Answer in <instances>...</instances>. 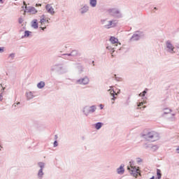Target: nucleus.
Segmentation results:
<instances>
[{
	"instance_id": "1",
	"label": "nucleus",
	"mask_w": 179,
	"mask_h": 179,
	"mask_svg": "<svg viewBox=\"0 0 179 179\" xmlns=\"http://www.w3.org/2000/svg\"><path fill=\"white\" fill-rule=\"evenodd\" d=\"M51 72L57 71L61 75L66 73L68 72V66H65L64 64H56L51 66Z\"/></svg>"
},
{
	"instance_id": "2",
	"label": "nucleus",
	"mask_w": 179,
	"mask_h": 179,
	"mask_svg": "<svg viewBox=\"0 0 179 179\" xmlns=\"http://www.w3.org/2000/svg\"><path fill=\"white\" fill-rule=\"evenodd\" d=\"M142 136L145 141H151V142H156V141L160 139L159 133L156 131H149L147 134H143Z\"/></svg>"
},
{
	"instance_id": "3",
	"label": "nucleus",
	"mask_w": 179,
	"mask_h": 179,
	"mask_svg": "<svg viewBox=\"0 0 179 179\" xmlns=\"http://www.w3.org/2000/svg\"><path fill=\"white\" fill-rule=\"evenodd\" d=\"M107 12L109 13V15H110V16H113L116 19H121L122 17V13L118 8H108L107 9Z\"/></svg>"
},
{
	"instance_id": "4",
	"label": "nucleus",
	"mask_w": 179,
	"mask_h": 179,
	"mask_svg": "<svg viewBox=\"0 0 179 179\" xmlns=\"http://www.w3.org/2000/svg\"><path fill=\"white\" fill-rule=\"evenodd\" d=\"M38 166L40 169L38 171L37 173V178L38 179H43L44 178V169H45V163L44 162H38Z\"/></svg>"
},
{
	"instance_id": "5",
	"label": "nucleus",
	"mask_w": 179,
	"mask_h": 179,
	"mask_svg": "<svg viewBox=\"0 0 179 179\" xmlns=\"http://www.w3.org/2000/svg\"><path fill=\"white\" fill-rule=\"evenodd\" d=\"M143 37H145L143 31H137L132 35L130 41H138L141 40V38H143Z\"/></svg>"
},
{
	"instance_id": "6",
	"label": "nucleus",
	"mask_w": 179,
	"mask_h": 179,
	"mask_svg": "<svg viewBox=\"0 0 179 179\" xmlns=\"http://www.w3.org/2000/svg\"><path fill=\"white\" fill-rule=\"evenodd\" d=\"M131 166H127V170L129 171L131 176H133V177H138V175L139 174L141 176V173L136 169V166H132V162H130Z\"/></svg>"
},
{
	"instance_id": "7",
	"label": "nucleus",
	"mask_w": 179,
	"mask_h": 179,
	"mask_svg": "<svg viewBox=\"0 0 179 179\" xmlns=\"http://www.w3.org/2000/svg\"><path fill=\"white\" fill-rule=\"evenodd\" d=\"M90 82V79H89V77L85 76L84 78H81L76 81V85H81L83 86H86L87 85H89V83Z\"/></svg>"
},
{
	"instance_id": "8",
	"label": "nucleus",
	"mask_w": 179,
	"mask_h": 179,
	"mask_svg": "<svg viewBox=\"0 0 179 179\" xmlns=\"http://www.w3.org/2000/svg\"><path fill=\"white\" fill-rule=\"evenodd\" d=\"M166 51L167 52H169L170 54H174V45H173V43H171V41L168 40L166 41Z\"/></svg>"
},
{
	"instance_id": "9",
	"label": "nucleus",
	"mask_w": 179,
	"mask_h": 179,
	"mask_svg": "<svg viewBox=\"0 0 179 179\" xmlns=\"http://www.w3.org/2000/svg\"><path fill=\"white\" fill-rule=\"evenodd\" d=\"M24 6H25V12H27V13H31V15H36L37 13V9L34 7L29 6L27 7V4H26V1L23 2Z\"/></svg>"
},
{
	"instance_id": "10",
	"label": "nucleus",
	"mask_w": 179,
	"mask_h": 179,
	"mask_svg": "<svg viewBox=\"0 0 179 179\" xmlns=\"http://www.w3.org/2000/svg\"><path fill=\"white\" fill-rule=\"evenodd\" d=\"M63 57H73L75 58V57H80L81 54L79 52V50H73L71 51L70 53H66L62 55Z\"/></svg>"
},
{
	"instance_id": "11",
	"label": "nucleus",
	"mask_w": 179,
	"mask_h": 179,
	"mask_svg": "<svg viewBox=\"0 0 179 179\" xmlns=\"http://www.w3.org/2000/svg\"><path fill=\"white\" fill-rule=\"evenodd\" d=\"M118 24V21L117 20H113L108 22V24L104 25L105 29H111L112 27H115Z\"/></svg>"
},
{
	"instance_id": "12",
	"label": "nucleus",
	"mask_w": 179,
	"mask_h": 179,
	"mask_svg": "<svg viewBox=\"0 0 179 179\" xmlns=\"http://www.w3.org/2000/svg\"><path fill=\"white\" fill-rule=\"evenodd\" d=\"M109 41H110V43L112 44H115V45H114V47H118V45H120L119 49H117L119 51L121 50V43H118V38L114 37V36H111L109 39Z\"/></svg>"
},
{
	"instance_id": "13",
	"label": "nucleus",
	"mask_w": 179,
	"mask_h": 179,
	"mask_svg": "<svg viewBox=\"0 0 179 179\" xmlns=\"http://www.w3.org/2000/svg\"><path fill=\"white\" fill-rule=\"evenodd\" d=\"M80 15H85L89 12V6L87 4H83L79 9Z\"/></svg>"
},
{
	"instance_id": "14",
	"label": "nucleus",
	"mask_w": 179,
	"mask_h": 179,
	"mask_svg": "<svg viewBox=\"0 0 179 179\" xmlns=\"http://www.w3.org/2000/svg\"><path fill=\"white\" fill-rule=\"evenodd\" d=\"M124 165L121 164L120 166L117 169L116 171L117 174H119L120 176H122V174L125 173V169H124Z\"/></svg>"
},
{
	"instance_id": "15",
	"label": "nucleus",
	"mask_w": 179,
	"mask_h": 179,
	"mask_svg": "<svg viewBox=\"0 0 179 179\" xmlns=\"http://www.w3.org/2000/svg\"><path fill=\"white\" fill-rule=\"evenodd\" d=\"M146 101L143 100L141 102L137 103V110H145V108H146V106H143V104H146ZM142 106H143L142 107Z\"/></svg>"
},
{
	"instance_id": "16",
	"label": "nucleus",
	"mask_w": 179,
	"mask_h": 179,
	"mask_svg": "<svg viewBox=\"0 0 179 179\" xmlns=\"http://www.w3.org/2000/svg\"><path fill=\"white\" fill-rule=\"evenodd\" d=\"M45 9L46 10H48V13H50V15H54L55 13V11H54V8L50 4L46 5Z\"/></svg>"
},
{
	"instance_id": "17",
	"label": "nucleus",
	"mask_w": 179,
	"mask_h": 179,
	"mask_svg": "<svg viewBox=\"0 0 179 179\" xmlns=\"http://www.w3.org/2000/svg\"><path fill=\"white\" fill-rule=\"evenodd\" d=\"M90 106H86L83 108V113L85 117H87L90 114Z\"/></svg>"
},
{
	"instance_id": "18",
	"label": "nucleus",
	"mask_w": 179,
	"mask_h": 179,
	"mask_svg": "<svg viewBox=\"0 0 179 179\" xmlns=\"http://www.w3.org/2000/svg\"><path fill=\"white\" fill-rule=\"evenodd\" d=\"M106 50H108V51L110 52L112 57H114L113 53L115 51V50H117V48L108 45L106 47Z\"/></svg>"
},
{
	"instance_id": "19",
	"label": "nucleus",
	"mask_w": 179,
	"mask_h": 179,
	"mask_svg": "<svg viewBox=\"0 0 179 179\" xmlns=\"http://www.w3.org/2000/svg\"><path fill=\"white\" fill-rule=\"evenodd\" d=\"M27 100H31V99H34V95L32 92L26 93Z\"/></svg>"
},
{
	"instance_id": "20",
	"label": "nucleus",
	"mask_w": 179,
	"mask_h": 179,
	"mask_svg": "<svg viewBox=\"0 0 179 179\" xmlns=\"http://www.w3.org/2000/svg\"><path fill=\"white\" fill-rule=\"evenodd\" d=\"M96 110H97V106H96V105L90 106V114H93V113L96 112Z\"/></svg>"
},
{
	"instance_id": "21",
	"label": "nucleus",
	"mask_w": 179,
	"mask_h": 179,
	"mask_svg": "<svg viewBox=\"0 0 179 179\" xmlns=\"http://www.w3.org/2000/svg\"><path fill=\"white\" fill-rule=\"evenodd\" d=\"M90 5L91 8H96L97 6V0H90Z\"/></svg>"
},
{
	"instance_id": "22",
	"label": "nucleus",
	"mask_w": 179,
	"mask_h": 179,
	"mask_svg": "<svg viewBox=\"0 0 179 179\" xmlns=\"http://www.w3.org/2000/svg\"><path fill=\"white\" fill-rule=\"evenodd\" d=\"M31 27L34 29H38V22H37V20H34L32 21Z\"/></svg>"
},
{
	"instance_id": "23",
	"label": "nucleus",
	"mask_w": 179,
	"mask_h": 179,
	"mask_svg": "<svg viewBox=\"0 0 179 179\" xmlns=\"http://www.w3.org/2000/svg\"><path fill=\"white\" fill-rule=\"evenodd\" d=\"M45 86V83L44 81H40L37 84L38 89H43Z\"/></svg>"
},
{
	"instance_id": "24",
	"label": "nucleus",
	"mask_w": 179,
	"mask_h": 179,
	"mask_svg": "<svg viewBox=\"0 0 179 179\" xmlns=\"http://www.w3.org/2000/svg\"><path fill=\"white\" fill-rule=\"evenodd\" d=\"M108 92H109L110 94L113 96L111 100L113 101L115 100V92H114V90H108Z\"/></svg>"
},
{
	"instance_id": "25",
	"label": "nucleus",
	"mask_w": 179,
	"mask_h": 179,
	"mask_svg": "<svg viewBox=\"0 0 179 179\" xmlns=\"http://www.w3.org/2000/svg\"><path fill=\"white\" fill-rule=\"evenodd\" d=\"M101 127H103V122H96L95 124H94V128L95 129H101Z\"/></svg>"
},
{
	"instance_id": "26",
	"label": "nucleus",
	"mask_w": 179,
	"mask_h": 179,
	"mask_svg": "<svg viewBox=\"0 0 179 179\" xmlns=\"http://www.w3.org/2000/svg\"><path fill=\"white\" fill-rule=\"evenodd\" d=\"M30 34H31V31H25L24 36H22V38H24L26 37H29Z\"/></svg>"
},
{
	"instance_id": "27",
	"label": "nucleus",
	"mask_w": 179,
	"mask_h": 179,
	"mask_svg": "<svg viewBox=\"0 0 179 179\" xmlns=\"http://www.w3.org/2000/svg\"><path fill=\"white\" fill-rule=\"evenodd\" d=\"M45 22H46L45 15H43L42 16H41L40 23H41V24H44V23H45Z\"/></svg>"
},
{
	"instance_id": "28",
	"label": "nucleus",
	"mask_w": 179,
	"mask_h": 179,
	"mask_svg": "<svg viewBox=\"0 0 179 179\" xmlns=\"http://www.w3.org/2000/svg\"><path fill=\"white\" fill-rule=\"evenodd\" d=\"M157 179H162V171L160 169H157Z\"/></svg>"
},
{
	"instance_id": "29",
	"label": "nucleus",
	"mask_w": 179,
	"mask_h": 179,
	"mask_svg": "<svg viewBox=\"0 0 179 179\" xmlns=\"http://www.w3.org/2000/svg\"><path fill=\"white\" fill-rule=\"evenodd\" d=\"M148 88H145V90L139 94L140 97H145L146 93H148Z\"/></svg>"
},
{
	"instance_id": "30",
	"label": "nucleus",
	"mask_w": 179,
	"mask_h": 179,
	"mask_svg": "<svg viewBox=\"0 0 179 179\" xmlns=\"http://www.w3.org/2000/svg\"><path fill=\"white\" fill-rule=\"evenodd\" d=\"M151 149L153 150V152H156V150H157V149H159V145H152L151 144Z\"/></svg>"
},
{
	"instance_id": "31",
	"label": "nucleus",
	"mask_w": 179,
	"mask_h": 179,
	"mask_svg": "<svg viewBox=\"0 0 179 179\" xmlns=\"http://www.w3.org/2000/svg\"><path fill=\"white\" fill-rule=\"evenodd\" d=\"M143 146H144L145 149H151L152 144H149V143H146L143 145Z\"/></svg>"
},
{
	"instance_id": "32",
	"label": "nucleus",
	"mask_w": 179,
	"mask_h": 179,
	"mask_svg": "<svg viewBox=\"0 0 179 179\" xmlns=\"http://www.w3.org/2000/svg\"><path fill=\"white\" fill-rule=\"evenodd\" d=\"M15 56H16V54H15V53H10V54L8 55V58H9V59H14Z\"/></svg>"
},
{
	"instance_id": "33",
	"label": "nucleus",
	"mask_w": 179,
	"mask_h": 179,
	"mask_svg": "<svg viewBox=\"0 0 179 179\" xmlns=\"http://www.w3.org/2000/svg\"><path fill=\"white\" fill-rule=\"evenodd\" d=\"M171 112V109H169V108H165L164 109V114H170V113Z\"/></svg>"
},
{
	"instance_id": "34",
	"label": "nucleus",
	"mask_w": 179,
	"mask_h": 179,
	"mask_svg": "<svg viewBox=\"0 0 179 179\" xmlns=\"http://www.w3.org/2000/svg\"><path fill=\"white\" fill-rule=\"evenodd\" d=\"M78 69L80 73H82V72H83V69H84L83 66H78Z\"/></svg>"
},
{
	"instance_id": "35",
	"label": "nucleus",
	"mask_w": 179,
	"mask_h": 179,
	"mask_svg": "<svg viewBox=\"0 0 179 179\" xmlns=\"http://www.w3.org/2000/svg\"><path fill=\"white\" fill-rule=\"evenodd\" d=\"M136 162L138 164H139V163H142V162H143V160L141 158L138 157V158H136Z\"/></svg>"
},
{
	"instance_id": "36",
	"label": "nucleus",
	"mask_w": 179,
	"mask_h": 179,
	"mask_svg": "<svg viewBox=\"0 0 179 179\" xmlns=\"http://www.w3.org/2000/svg\"><path fill=\"white\" fill-rule=\"evenodd\" d=\"M23 22H24V20H23V18H22V17H20V18L18 19V23H19L20 24H22V23H23Z\"/></svg>"
},
{
	"instance_id": "37",
	"label": "nucleus",
	"mask_w": 179,
	"mask_h": 179,
	"mask_svg": "<svg viewBox=\"0 0 179 179\" xmlns=\"http://www.w3.org/2000/svg\"><path fill=\"white\" fill-rule=\"evenodd\" d=\"M53 146L54 148H57V146H58V141L57 140L54 141Z\"/></svg>"
},
{
	"instance_id": "38",
	"label": "nucleus",
	"mask_w": 179,
	"mask_h": 179,
	"mask_svg": "<svg viewBox=\"0 0 179 179\" xmlns=\"http://www.w3.org/2000/svg\"><path fill=\"white\" fill-rule=\"evenodd\" d=\"M4 50H5V48L0 47V53L2 54V52H3V51H4Z\"/></svg>"
},
{
	"instance_id": "39",
	"label": "nucleus",
	"mask_w": 179,
	"mask_h": 179,
	"mask_svg": "<svg viewBox=\"0 0 179 179\" xmlns=\"http://www.w3.org/2000/svg\"><path fill=\"white\" fill-rule=\"evenodd\" d=\"M68 57H71V56H64V59H68V61H71V58Z\"/></svg>"
},
{
	"instance_id": "40",
	"label": "nucleus",
	"mask_w": 179,
	"mask_h": 179,
	"mask_svg": "<svg viewBox=\"0 0 179 179\" xmlns=\"http://www.w3.org/2000/svg\"><path fill=\"white\" fill-rule=\"evenodd\" d=\"M3 93V92H1V93L0 94V101H2V100H3V96H2Z\"/></svg>"
},
{
	"instance_id": "41",
	"label": "nucleus",
	"mask_w": 179,
	"mask_h": 179,
	"mask_svg": "<svg viewBox=\"0 0 179 179\" xmlns=\"http://www.w3.org/2000/svg\"><path fill=\"white\" fill-rule=\"evenodd\" d=\"M20 104V102L15 103L13 106V107H16V106H19Z\"/></svg>"
},
{
	"instance_id": "42",
	"label": "nucleus",
	"mask_w": 179,
	"mask_h": 179,
	"mask_svg": "<svg viewBox=\"0 0 179 179\" xmlns=\"http://www.w3.org/2000/svg\"><path fill=\"white\" fill-rule=\"evenodd\" d=\"M99 107H100V109H101V110H103V108H104V105L100 104V105H99Z\"/></svg>"
},
{
	"instance_id": "43",
	"label": "nucleus",
	"mask_w": 179,
	"mask_h": 179,
	"mask_svg": "<svg viewBox=\"0 0 179 179\" xmlns=\"http://www.w3.org/2000/svg\"><path fill=\"white\" fill-rule=\"evenodd\" d=\"M176 152L179 154V146L176 148Z\"/></svg>"
},
{
	"instance_id": "44",
	"label": "nucleus",
	"mask_w": 179,
	"mask_h": 179,
	"mask_svg": "<svg viewBox=\"0 0 179 179\" xmlns=\"http://www.w3.org/2000/svg\"><path fill=\"white\" fill-rule=\"evenodd\" d=\"M41 30H43V31H44L45 29H47V27H41Z\"/></svg>"
},
{
	"instance_id": "45",
	"label": "nucleus",
	"mask_w": 179,
	"mask_h": 179,
	"mask_svg": "<svg viewBox=\"0 0 179 179\" xmlns=\"http://www.w3.org/2000/svg\"><path fill=\"white\" fill-rule=\"evenodd\" d=\"M36 6H41V3H36Z\"/></svg>"
},
{
	"instance_id": "46",
	"label": "nucleus",
	"mask_w": 179,
	"mask_h": 179,
	"mask_svg": "<svg viewBox=\"0 0 179 179\" xmlns=\"http://www.w3.org/2000/svg\"><path fill=\"white\" fill-rule=\"evenodd\" d=\"M46 23H50V21H48V20H46Z\"/></svg>"
},
{
	"instance_id": "47",
	"label": "nucleus",
	"mask_w": 179,
	"mask_h": 179,
	"mask_svg": "<svg viewBox=\"0 0 179 179\" xmlns=\"http://www.w3.org/2000/svg\"><path fill=\"white\" fill-rule=\"evenodd\" d=\"M172 116L173 117L176 116V113H172Z\"/></svg>"
},
{
	"instance_id": "48",
	"label": "nucleus",
	"mask_w": 179,
	"mask_h": 179,
	"mask_svg": "<svg viewBox=\"0 0 179 179\" xmlns=\"http://www.w3.org/2000/svg\"><path fill=\"white\" fill-rule=\"evenodd\" d=\"M93 66H94V61H92Z\"/></svg>"
},
{
	"instance_id": "49",
	"label": "nucleus",
	"mask_w": 179,
	"mask_h": 179,
	"mask_svg": "<svg viewBox=\"0 0 179 179\" xmlns=\"http://www.w3.org/2000/svg\"><path fill=\"white\" fill-rule=\"evenodd\" d=\"M55 139H57L58 138V136L57 135H55Z\"/></svg>"
},
{
	"instance_id": "50",
	"label": "nucleus",
	"mask_w": 179,
	"mask_h": 179,
	"mask_svg": "<svg viewBox=\"0 0 179 179\" xmlns=\"http://www.w3.org/2000/svg\"><path fill=\"white\" fill-rule=\"evenodd\" d=\"M150 179H155V176H152V177L150 178Z\"/></svg>"
},
{
	"instance_id": "51",
	"label": "nucleus",
	"mask_w": 179,
	"mask_h": 179,
	"mask_svg": "<svg viewBox=\"0 0 179 179\" xmlns=\"http://www.w3.org/2000/svg\"><path fill=\"white\" fill-rule=\"evenodd\" d=\"M154 9H155V10H157V8H156V7H155Z\"/></svg>"
},
{
	"instance_id": "52",
	"label": "nucleus",
	"mask_w": 179,
	"mask_h": 179,
	"mask_svg": "<svg viewBox=\"0 0 179 179\" xmlns=\"http://www.w3.org/2000/svg\"><path fill=\"white\" fill-rule=\"evenodd\" d=\"M2 90H3V91L5 90V87H2Z\"/></svg>"
},
{
	"instance_id": "53",
	"label": "nucleus",
	"mask_w": 179,
	"mask_h": 179,
	"mask_svg": "<svg viewBox=\"0 0 179 179\" xmlns=\"http://www.w3.org/2000/svg\"><path fill=\"white\" fill-rule=\"evenodd\" d=\"M2 1H3V0H0V2H2Z\"/></svg>"
},
{
	"instance_id": "54",
	"label": "nucleus",
	"mask_w": 179,
	"mask_h": 179,
	"mask_svg": "<svg viewBox=\"0 0 179 179\" xmlns=\"http://www.w3.org/2000/svg\"><path fill=\"white\" fill-rule=\"evenodd\" d=\"M112 104H114V101L112 102Z\"/></svg>"
},
{
	"instance_id": "55",
	"label": "nucleus",
	"mask_w": 179,
	"mask_h": 179,
	"mask_svg": "<svg viewBox=\"0 0 179 179\" xmlns=\"http://www.w3.org/2000/svg\"><path fill=\"white\" fill-rule=\"evenodd\" d=\"M0 148H2V146L0 145Z\"/></svg>"
},
{
	"instance_id": "56",
	"label": "nucleus",
	"mask_w": 179,
	"mask_h": 179,
	"mask_svg": "<svg viewBox=\"0 0 179 179\" xmlns=\"http://www.w3.org/2000/svg\"><path fill=\"white\" fill-rule=\"evenodd\" d=\"M0 152H1V148H0Z\"/></svg>"
}]
</instances>
